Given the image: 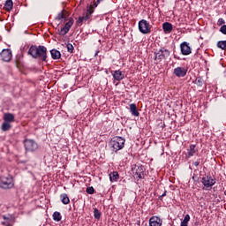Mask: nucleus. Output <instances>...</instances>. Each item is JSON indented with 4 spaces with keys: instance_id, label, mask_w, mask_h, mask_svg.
<instances>
[{
    "instance_id": "nucleus-39",
    "label": "nucleus",
    "mask_w": 226,
    "mask_h": 226,
    "mask_svg": "<svg viewBox=\"0 0 226 226\" xmlns=\"http://www.w3.org/2000/svg\"><path fill=\"white\" fill-rule=\"evenodd\" d=\"M200 164V162H199V161H196V162H194V166H195V167H199Z\"/></svg>"
},
{
    "instance_id": "nucleus-27",
    "label": "nucleus",
    "mask_w": 226,
    "mask_h": 226,
    "mask_svg": "<svg viewBox=\"0 0 226 226\" xmlns=\"http://www.w3.org/2000/svg\"><path fill=\"white\" fill-rule=\"evenodd\" d=\"M94 217L95 220H100L102 218V212L98 208L94 209Z\"/></svg>"
},
{
    "instance_id": "nucleus-30",
    "label": "nucleus",
    "mask_w": 226,
    "mask_h": 226,
    "mask_svg": "<svg viewBox=\"0 0 226 226\" xmlns=\"http://www.w3.org/2000/svg\"><path fill=\"white\" fill-rule=\"evenodd\" d=\"M66 48H67V52H70V54H73V50H75V49L73 48V44L67 43Z\"/></svg>"
},
{
    "instance_id": "nucleus-42",
    "label": "nucleus",
    "mask_w": 226,
    "mask_h": 226,
    "mask_svg": "<svg viewBox=\"0 0 226 226\" xmlns=\"http://www.w3.org/2000/svg\"><path fill=\"white\" fill-rule=\"evenodd\" d=\"M224 195H226V190L224 191Z\"/></svg>"
},
{
    "instance_id": "nucleus-13",
    "label": "nucleus",
    "mask_w": 226,
    "mask_h": 226,
    "mask_svg": "<svg viewBox=\"0 0 226 226\" xmlns=\"http://www.w3.org/2000/svg\"><path fill=\"white\" fill-rule=\"evenodd\" d=\"M162 223H163V221L158 216H152L149 219L150 226H162Z\"/></svg>"
},
{
    "instance_id": "nucleus-26",
    "label": "nucleus",
    "mask_w": 226,
    "mask_h": 226,
    "mask_svg": "<svg viewBox=\"0 0 226 226\" xmlns=\"http://www.w3.org/2000/svg\"><path fill=\"white\" fill-rule=\"evenodd\" d=\"M60 198L62 199V202L64 205L70 204V198L68 197V194H66V193L61 194Z\"/></svg>"
},
{
    "instance_id": "nucleus-32",
    "label": "nucleus",
    "mask_w": 226,
    "mask_h": 226,
    "mask_svg": "<svg viewBox=\"0 0 226 226\" xmlns=\"http://www.w3.org/2000/svg\"><path fill=\"white\" fill-rule=\"evenodd\" d=\"M103 0H96L93 4H91V8L94 10V8H98V4H100Z\"/></svg>"
},
{
    "instance_id": "nucleus-40",
    "label": "nucleus",
    "mask_w": 226,
    "mask_h": 226,
    "mask_svg": "<svg viewBox=\"0 0 226 226\" xmlns=\"http://www.w3.org/2000/svg\"><path fill=\"white\" fill-rule=\"evenodd\" d=\"M174 58H175V59H178V61L181 60V57L177 56L176 55H174Z\"/></svg>"
},
{
    "instance_id": "nucleus-19",
    "label": "nucleus",
    "mask_w": 226,
    "mask_h": 226,
    "mask_svg": "<svg viewBox=\"0 0 226 226\" xmlns=\"http://www.w3.org/2000/svg\"><path fill=\"white\" fill-rule=\"evenodd\" d=\"M134 174L139 179H142L144 177V167L138 166Z\"/></svg>"
},
{
    "instance_id": "nucleus-38",
    "label": "nucleus",
    "mask_w": 226,
    "mask_h": 226,
    "mask_svg": "<svg viewBox=\"0 0 226 226\" xmlns=\"http://www.w3.org/2000/svg\"><path fill=\"white\" fill-rule=\"evenodd\" d=\"M180 226H188V222H186V221H182Z\"/></svg>"
},
{
    "instance_id": "nucleus-22",
    "label": "nucleus",
    "mask_w": 226,
    "mask_h": 226,
    "mask_svg": "<svg viewBox=\"0 0 226 226\" xmlns=\"http://www.w3.org/2000/svg\"><path fill=\"white\" fill-rule=\"evenodd\" d=\"M4 8L6 11H11L13 10V1L6 0Z\"/></svg>"
},
{
    "instance_id": "nucleus-37",
    "label": "nucleus",
    "mask_w": 226,
    "mask_h": 226,
    "mask_svg": "<svg viewBox=\"0 0 226 226\" xmlns=\"http://www.w3.org/2000/svg\"><path fill=\"white\" fill-rule=\"evenodd\" d=\"M167 195V191H164V192L159 197V200H162V198L165 197Z\"/></svg>"
},
{
    "instance_id": "nucleus-4",
    "label": "nucleus",
    "mask_w": 226,
    "mask_h": 226,
    "mask_svg": "<svg viewBox=\"0 0 226 226\" xmlns=\"http://www.w3.org/2000/svg\"><path fill=\"white\" fill-rule=\"evenodd\" d=\"M13 178L11 177H1L0 188H3V190H10V188H13Z\"/></svg>"
},
{
    "instance_id": "nucleus-15",
    "label": "nucleus",
    "mask_w": 226,
    "mask_h": 226,
    "mask_svg": "<svg viewBox=\"0 0 226 226\" xmlns=\"http://www.w3.org/2000/svg\"><path fill=\"white\" fill-rule=\"evenodd\" d=\"M112 75H113V79L117 80V82H121V80H123V79H124V74L120 70L114 71Z\"/></svg>"
},
{
    "instance_id": "nucleus-36",
    "label": "nucleus",
    "mask_w": 226,
    "mask_h": 226,
    "mask_svg": "<svg viewBox=\"0 0 226 226\" xmlns=\"http://www.w3.org/2000/svg\"><path fill=\"white\" fill-rule=\"evenodd\" d=\"M184 222H186L188 223V222H190V215H185V218H184Z\"/></svg>"
},
{
    "instance_id": "nucleus-3",
    "label": "nucleus",
    "mask_w": 226,
    "mask_h": 226,
    "mask_svg": "<svg viewBox=\"0 0 226 226\" xmlns=\"http://www.w3.org/2000/svg\"><path fill=\"white\" fill-rule=\"evenodd\" d=\"M155 64H160L162 61H165L168 57H170V50L162 48L154 51Z\"/></svg>"
},
{
    "instance_id": "nucleus-28",
    "label": "nucleus",
    "mask_w": 226,
    "mask_h": 226,
    "mask_svg": "<svg viewBox=\"0 0 226 226\" xmlns=\"http://www.w3.org/2000/svg\"><path fill=\"white\" fill-rule=\"evenodd\" d=\"M194 83L196 84V86H198L199 87H202V86H204V79H202V78L198 77Z\"/></svg>"
},
{
    "instance_id": "nucleus-23",
    "label": "nucleus",
    "mask_w": 226,
    "mask_h": 226,
    "mask_svg": "<svg viewBox=\"0 0 226 226\" xmlns=\"http://www.w3.org/2000/svg\"><path fill=\"white\" fill-rule=\"evenodd\" d=\"M117 179H119V173H117V171H113L109 173V180L111 181V183L117 181Z\"/></svg>"
},
{
    "instance_id": "nucleus-33",
    "label": "nucleus",
    "mask_w": 226,
    "mask_h": 226,
    "mask_svg": "<svg viewBox=\"0 0 226 226\" xmlns=\"http://www.w3.org/2000/svg\"><path fill=\"white\" fill-rule=\"evenodd\" d=\"M87 193H88L89 195H93V193H94V186L87 187Z\"/></svg>"
},
{
    "instance_id": "nucleus-8",
    "label": "nucleus",
    "mask_w": 226,
    "mask_h": 226,
    "mask_svg": "<svg viewBox=\"0 0 226 226\" xmlns=\"http://www.w3.org/2000/svg\"><path fill=\"white\" fill-rule=\"evenodd\" d=\"M24 147L26 151H36V149H38V143H36V141H34V139H25L24 140Z\"/></svg>"
},
{
    "instance_id": "nucleus-16",
    "label": "nucleus",
    "mask_w": 226,
    "mask_h": 226,
    "mask_svg": "<svg viewBox=\"0 0 226 226\" xmlns=\"http://www.w3.org/2000/svg\"><path fill=\"white\" fill-rule=\"evenodd\" d=\"M4 121H5L6 123H15V115L11 114V113H5L4 115Z\"/></svg>"
},
{
    "instance_id": "nucleus-25",
    "label": "nucleus",
    "mask_w": 226,
    "mask_h": 226,
    "mask_svg": "<svg viewBox=\"0 0 226 226\" xmlns=\"http://www.w3.org/2000/svg\"><path fill=\"white\" fill-rule=\"evenodd\" d=\"M63 219V216L61 215V213L56 211L53 214V220L54 222H61V220Z\"/></svg>"
},
{
    "instance_id": "nucleus-24",
    "label": "nucleus",
    "mask_w": 226,
    "mask_h": 226,
    "mask_svg": "<svg viewBox=\"0 0 226 226\" xmlns=\"http://www.w3.org/2000/svg\"><path fill=\"white\" fill-rule=\"evenodd\" d=\"M1 130L2 132H8V130H11V124L10 122L4 121L1 126Z\"/></svg>"
},
{
    "instance_id": "nucleus-41",
    "label": "nucleus",
    "mask_w": 226,
    "mask_h": 226,
    "mask_svg": "<svg viewBox=\"0 0 226 226\" xmlns=\"http://www.w3.org/2000/svg\"><path fill=\"white\" fill-rule=\"evenodd\" d=\"M98 54H100V50H97L94 54V57H96V56H98Z\"/></svg>"
},
{
    "instance_id": "nucleus-31",
    "label": "nucleus",
    "mask_w": 226,
    "mask_h": 226,
    "mask_svg": "<svg viewBox=\"0 0 226 226\" xmlns=\"http://www.w3.org/2000/svg\"><path fill=\"white\" fill-rule=\"evenodd\" d=\"M64 19V10L58 13L57 17L55 18V20H63Z\"/></svg>"
},
{
    "instance_id": "nucleus-20",
    "label": "nucleus",
    "mask_w": 226,
    "mask_h": 226,
    "mask_svg": "<svg viewBox=\"0 0 226 226\" xmlns=\"http://www.w3.org/2000/svg\"><path fill=\"white\" fill-rule=\"evenodd\" d=\"M52 59H61V52L56 49L50 50Z\"/></svg>"
},
{
    "instance_id": "nucleus-21",
    "label": "nucleus",
    "mask_w": 226,
    "mask_h": 226,
    "mask_svg": "<svg viewBox=\"0 0 226 226\" xmlns=\"http://www.w3.org/2000/svg\"><path fill=\"white\" fill-rule=\"evenodd\" d=\"M162 29L164 31V33H172V24H170V22H165L162 24Z\"/></svg>"
},
{
    "instance_id": "nucleus-14",
    "label": "nucleus",
    "mask_w": 226,
    "mask_h": 226,
    "mask_svg": "<svg viewBox=\"0 0 226 226\" xmlns=\"http://www.w3.org/2000/svg\"><path fill=\"white\" fill-rule=\"evenodd\" d=\"M197 145H190L189 148L187 149V158H192V156H195L197 153Z\"/></svg>"
},
{
    "instance_id": "nucleus-2",
    "label": "nucleus",
    "mask_w": 226,
    "mask_h": 226,
    "mask_svg": "<svg viewBox=\"0 0 226 226\" xmlns=\"http://www.w3.org/2000/svg\"><path fill=\"white\" fill-rule=\"evenodd\" d=\"M124 142L126 139L121 136H115L109 141V147L113 153H117V151H121L124 147Z\"/></svg>"
},
{
    "instance_id": "nucleus-10",
    "label": "nucleus",
    "mask_w": 226,
    "mask_h": 226,
    "mask_svg": "<svg viewBox=\"0 0 226 226\" xmlns=\"http://www.w3.org/2000/svg\"><path fill=\"white\" fill-rule=\"evenodd\" d=\"M180 50L183 56H190L192 54V48L190 47V43L184 41L180 44Z\"/></svg>"
},
{
    "instance_id": "nucleus-12",
    "label": "nucleus",
    "mask_w": 226,
    "mask_h": 226,
    "mask_svg": "<svg viewBox=\"0 0 226 226\" xmlns=\"http://www.w3.org/2000/svg\"><path fill=\"white\" fill-rule=\"evenodd\" d=\"M11 49H3L0 53V56L2 58V61H4L5 63H8V61L11 60Z\"/></svg>"
},
{
    "instance_id": "nucleus-11",
    "label": "nucleus",
    "mask_w": 226,
    "mask_h": 226,
    "mask_svg": "<svg viewBox=\"0 0 226 226\" xmlns=\"http://www.w3.org/2000/svg\"><path fill=\"white\" fill-rule=\"evenodd\" d=\"M186 73H188V70L185 67H177L173 70V75L178 77V79L186 77Z\"/></svg>"
},
{
    "instance_id": "nucleus-29",
    "label": "nucleus",
    "mask_w": 226,
    "mask_h": 226,
    "mask_svg": "<svg viewBox=\"0 0 226 226\" xmlns=\"http://www.w3.org/2000/svg\"><path fill=\"white\" fill-rule=\"evenodd\" d=\"M218 49H222V50H225L226 49V41H219L217 42Z\"/></svg>"
},
{
    "instance_id": "nucleus-18",
    "label": "nucleus",
    "mask_w": 226,
    "mask_h": 226,
    "mask_svg": "<svg viewBox=\"0 0 226 226\" xmlns=\"http://www.w3.org/2000/svg\"><path fill=\"white\" fill-rule=\"evenodd\" d=\"M130 112L132 116H135L136 117H139V116H140V113H139V110H137V104L135 103L130 104Z\"/></svg>"
},
{
    "instance_id": "nucleus-34",
    "label": "nucleus",
    "mask_w": 226,
    "mask_h": 226,
    "mask_svg": "<svg viewBox=\"0 0 226 226\" xmlns=\"http://www.w3.org/2000/svg\"><path fill=\"white\" fill-rule=\"evenodd\" d=\"M225 24V19L223 18H220L217 21V26H223Z\"/></svg>"
},
{
    "instance_id": "nucleus-1",
    "label": "nucleus",
    "mask_w": 226,
    "mask_h": 226,
    "mask_svg": "<svg viewBox=\"0 0 226 226\" xmlns=\"http://www.w3.org/2000/svg\"><path fill=\"white\" fill-rule=\"evenodd\" d=\"M28 56H32L34 59H40L47 63V48L45 46L32 45L28 51Z\"/></svg>"
},
{
    "instance_id": "nucleus-17",
    "label": "nucleus",
    "mask_w": 226,
    "mask_h": 226,
    "mask_svg": "<svg viewBox=\"0 0 226 226\" xmlns=\"http://www.w3.org/2000/svg\"><path fill=\"white\" fill-rule=\"evenodd\" d=\"M4 222H2V225L4 226H11L13 225V218L11 216L6 217V215H3Z\"/></svg>"
},
{
    "instance_id": "nucleus-7",
    "label": "nucleus",
    "mask_w": 226,
    "mask_h": 226,
    "mask_svg": "<svg viewBox=\"0 0 226 226\" xmlns=\"http://www.w3.org/2000/svg\"><path fill=\"white\" fill-rule=\"evenodd\" d=\"M73 19L72 18H70L69 21L65 23L64 26L61 29H58V34L59 36H66L68 33L70 32V29H72V26H73Z\"/></svg>"
},
{
    "instance_id": "nucleus-35",
    "label": "nucleus",
    "mask_w": 226,
    "mask_h": 226,
    "mask_svg": "<svg viewBox=\"0 0 226 226\" xmlns=\"http://www.w3.org/2000/svg\"><path fill=\"white\" fill-rule=\"evenodd\" d=\"M220 32L222 34H226V25H222L220 28Z\"/></svg>"
},
{
    "instance_id": "nucleus-6",
    "label": "nucleus",
    "mask_w": 226,
    "mask_h": 226,
    "mask_svg": "<svg viewBox=\"0 0 226 226\" xmlns=\"http://www.w3.org/2000/svg\"><path fill=\"white\" fill-rule=\"evenodd\" d=\"M139 31L142 33V34H149L151 33V25L146 19H141L139 21Z\"/></svg>"
},
{
    "instance_id": "nucleus-5",
    "label": "nucleus",
    "mask_w": 226,
    "mask_h": 226,
    "mask_svg": "<svg viewBox=\"0 0 226 226\" xmlns=\"http://www.w3.org/2000/svg\"><path fill=\"white\" fill-rule=\"evenodd\" d=\"M94 13V9H92L91 6H89L87 10V12L83 14V16H79L78 20L76 21L77 26H82L84 22H87V20H89L91 19V15Z\"/></svg>"
},
{
    "instance_id": "nucleus-9",
    "label": "nucleus",
    "mask_w": 226,
    "mask_h": 226,
    "mask_svg": "<svg viewBox=\"0 0 226 226\" xmlns=\"http://www.w3.org/2000/svg\"><path fill=\"white\" fill-rule=\"evenodd\" d=\"M201 183L205 188H212V186L216 185V180L211 176H205L202 177Z\"/></svg>"
}]
</instances>
